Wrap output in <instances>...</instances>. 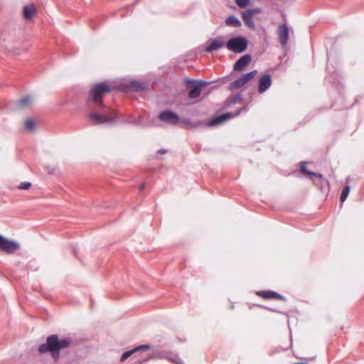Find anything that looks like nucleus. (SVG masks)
Segmentation results:
<instances>
[{"instance_id":"nucleus-1","label":"nucleus","mask_w":364,"mask_h":364,"mask_svg":"<svg viewBox=\"0 0 364 364\" xmlns=\"http://www.w3.org/2000/svg\"><path fill=\"white\" fill-rule=\"evenodd\" d=\"M72 343V340L65 338L59 340L57 335H51L47 338L46 343L40 345L38 351L41 353L50 352L52 357L57 360L60 357V351L68 348Z\"/></svg>"},{"instance_id":"nucleus-2","label":"nucleus","mask_w":364,"mask_h":364,"mask_svg":"<svg viewBox=\"0 0 364 364\" xmlns=\"http://www.w3.org/2000/svg\"><path fill=\"white\" fill-rule=\"evenodd\" d=\"M100 112H92L89 119L94 124H113L117 121V112L106 106H98Z\"/></svg>"},{"instance_id":"nucleus-3","label":"nucleus","mask_w":364,"mask_h":364,"mask_svg":"<svg viewBox=\"0 0 364 364\" xmlns=\"http://www.w3.org/2000/svg\"><path fill=\"white\" fill-rule=\"evenodd\" d=\"M111 91L109 85L100 82L94 85L89 95V100L96 106H105L102 103V97Z\"/></svg>"},{"instance_id":"nucleus-4","label":"nucleus","mask_w":364,"mask_h":364,"mask_svg":"<svg viewBox=\"0 0 364 364\" xmlns=\"http://www.w3.org/2000/svg\"><path fill=\"white\" fill-rule=\"evenodd\" d=\"M186 85L190 89L188 97L191 99H196L200 96L202 89L209 85V82L201 80H194L188 79L186 80Z\"/></svg>"},{"instance_id":"nucleus-5","label":"nucleus","mask_w":364,"mask_h":364,"mask_svg":"<svg viewBox=\"0 0 364 364\" xmlns=\"http://www.w3.org/2000/svg\"><path fill=\"white\" fill-rule=\"evenodd\" d=\"M226 47L229 50L236 53H242L247 47V41L245 37L237 36L231 38L227 43Z\"/></svg>"},{"instance_id":"nucleus-6","label":"nucleus","mask_w":364,"mask_h":364,"mask_svg":"<svg viewBox=\"0 0 364 364\" xmlns=\"http://www.w3.org/2000/svg\"><path fill=\"white\" fill-rule=\"evenodd\" d=\"M19 249V243L14 240H9L0 235V250L8 255H11Z\"/></svg>"},{"instance_id":"nucleus-7","label":"nucleus","mask_w":364,"mask_h":364,"mask_svg":"<svg viewBox=\"0 0 364 364\" xmlns=\"http://www.w3.org/2000/svg\"><path fill=\"white\" fill-rule=\"evenodd\" d=\"M246 109H247V106H244V107H241L240 109H239L235 113L228 112L225 114H223L218 116V117L213 118V119L210 120L208 123V125L209 127H215V126L220 125V124H223L224 122H225L230 119H232L235 117L238 116L242 111H244Z\"/></svg>"},{"instance_id":"nucleus-8","label":"nucleus","mask_w":364,"mask_h":364,"mask_svg":"<svg viewBox=\"0 0 364 364\" xmlns=\"http://www.w3.org/2000/svg\"><path fill=\"white\" fill-rule=\"evenodd\" d=\"M257 73V70H252L246 74L242 75L230 84V90L238 89L243 87L249 81L253 79Z\"/></svg>"},{"instance_id":"nucleus-9","label":"nucleus","mask_w":364,"mask_h":364,"mask_svg":"<svg viewBox=\"0 0 364 364\" xmlns=\"http://www.w3.org/2000/svg\"><path fill=\"white\" fill-rule=\"evenodd\" d=\"M159 118L161 121L172 125L177 124L179 122L178 116L171 110L161 112Z\"/></svg>"},{"instance_id":"nucleus-10","label":"nucleus","mask_w":364,"mask_h":364,"mask_svg":"<svg viewBox=\"0 0 364 364\" xmlns=\"http://www.w3.org/2000/svg\"><path fill=\"white\" fill-rule=\"evenodd\" d=\"M277 33L280 44L284 47L289 40V31L288 26L286 24L279 25L277 28Z\"/></svg>"},{"instance_id":"nucleus-11","label":"nucleus","mask_w":364,"mask_h":364,"mask_svg":"<svg viewBox=\"0 0 364 364\" xmlns=\"http://www.w3.org/2000/svg\"><path fill=\"white\" fill-rule=\"evenodd\" d=\"M272 80L270 75L265 74L259 77L258 92L262 94L266 92L272 85Z\"/></svg>"},{"instance_id":"nucleus-12","label":"nucleus","mask_w":364,"mask_h":364,"mask_svg":"<svg viewBox=\"0 0 364 364\" xmlns=\"http://www.w3.org/2000/svg\"><path fill=\"white\" fill-rule=\"evenodd\" d=\"M256 294L264 299H274L285 301L286 299L282 295L274 291H257Z\"/></svg>"},{"instance_id":"nucleus-13","label":"nucleus","mask_w":364,"mask_h":364,"mask_svg":"<svg viewBox=\"0 0 364 364\" xmlns=\"http://www.w3.org/2000/svg\"><path fill=\"white\" fill-rule=\"evenodd\" d=\"M252 57L249 54L242 56L234 65V70L237 72L242 71L250 63Z\"/></svg>"},{"instance_id":"nucleus-14","label":"nucleus","mask_w":364,"mask_h":364,"mask_svg":"<svg viewBox=\"0 0 364 364\" xmlns=\"http://www.w3.org/2000/svg\"><path fill=\"white\" fill-rule=\"evenodd\" d=\"M37 12L36 7L33 4L26 5L23 9V16L26 21H31Z\"/></svg>"},{"instance_id":"nucleus-15","label":"nucleus","mask_w":364,"mask_h":364,"mask_svg":"<svg viewBox=\"0 0 364 364\" xmlns=\"http://www.w3.org/2000/svg\"><path fill=\"white\" fill-rule=\"evenodd\" d=\"M223 46H224V42L221 38H214V39L211 40L210 44L206 48L205 50L207 52L211 53L215 50L221 48L222 47H223Z\"/></svg>"},{"instance_id":"nucleus-16","label":"nucleus","mask_w":364,"mask_h":364,"mask_svg":"<svg viewBox=\"0 0 364 364\" xmlns=\"http://www.w3.org/2000/svg\"><path fill=\"white\" fill-rule=\"evenodd\" d=\"M253 16L247 10L242 14V18L245 24L251 29H255V24L253 21Z\"/></svg>"},{"instance_id":"nucleus-17","label":"nucleus","mask_w":364,"mask_h":364,"mask_svg":"<svg viewBox=\"0 0 364 364\" xmlns=\"http://www.w3.org/2000/svg\"><path fill=\"white\" fill-rule=\"evenodd\" d=\"M149 348V346H147V345H143V346H140L136 348H134V350H129V351H126L124 352L122 355L121 356V358H120V361L121 362H124V360H126L129 357H130L134 353L138 351V350H148Z\"/></svg>"},{"instance_id":"nucleus-18","label":"nucleus","mask_w":364,"mask_h":364,"mask_svg":"<svg viewBox=\"0 0 364 364\" xmlns=\"http://www.w3.org/2000/svg\"><path fill=\"white\" fill-rule=\"evenodd\" d=\"M33 103V97L30 95L22 97L18 103V106L21 109H26L30 107Z\"/></svg>"},{"instance_id":"nucleus-19","label":"nucleus","mask_w":364,"mask_h":364,"mask_svg":"<svg viewBox=\"0 0 364 364\" xmlns=\"http://www.w3.org/2000/svg\"><path fill=\"white\" fill-rule=\"evenodd\" d=\"M225 24L233 28H239L242 25L240 21L234 16H228L225 20Z\"/></svg>"},{"instance_id":"nucleus-20","label":"nucleus","mask_w":364,"mask_h":364,"mask_svg":"<svg viewBox=\"0 0 364 364\" xmlns=\"http://www.w3.org/2000/svg\"><path fill=\"white\" fill-rule=\"evenodd\" d=\"M130 88L136 91L145 90L147 89V85L145 83L134 80L130 82Z\"/></svg>"},{"instance_id":"nucleus-21","label":"nucleus","mask_w":364,"mask_h":364,"mask_svg":"<svg viewBox=\"0 0 364 364\" xmlns=\"http://www.w3.org/2000/svg\"><path fill=\"white\" fill-rule=\"evenodd\" d=\"M350 186H346L342 192H341V202H344L346 198H348V196L349 194V192H350Z\"/></svg>"},{"instance_id":"nucleus-22","label":"nucleus","mask_w":364,"mask_h":364,"mask_svg":"<svg viewBox=\"0 0 364 364\" xmlns=\"http://www.w3.org/2000/svg\"><path fill=\"white\" fill-rule=\"evenodd\" d=\"M300 169H301V171L307 176H311V174H313V172L307 170L306 162L301 163Z\"/></svg>"},{"instance_id":"nucleus-23","label":"nucleus","mask_w":364,"mask_h":364,"mask_svg":"<svg viewBox=\"0 0 364 364\" xmlns=\"http://www.w3.org/2000/svg\"><path fill=\"white\" fill-rule=\"evenodd\" d=\"M25 127L29 131H32L35 127V122L32 119H26L25 121Z\"/></svg>"},{"instance_id":"nucleus-24","label":"nucleus","mask_w":364,"mask_h":364,"mask_svg":"<svg viewBox=\"0 0 364 364\" xmlns=\"http://www.w3.org/2000/svg\"><path fill=\"white\" fill-rule=\"evenodd\" d=\"M31 187V183L30 182H21L18 186V188L21 190H27L29 189Z\"/></svg>"},{"instance_id":"nucleus-25","label":"nucleus","mask_w":364,"mask_h":364,"mask_svg":"<svg viewBox=\"0 0 364 364\" xmlns=\"http://www.w3.org/2000/svg\"><path fill=\"white\" fill-rule=\"evenodd\" d=\"M235 1L240 8L243 9L249 4L250 0H235Z\"/></svg>"},{"instance_id":"nucleus-26","label":"nucleus","mask_w":364,"mask_h":364,"mask_svg":"<svg viewBox=\"0 0 364 364\" xmlns=\"http://www.w3.org/2000/svg\"><path fill=\"white\" fill-rule=\"evenodd\" d=\"M247 11H249L253 16L257 14H260L262 12V10L260 8L250 9H247Z\"/></svg>"},{"instance_id":"nucleus-27","label":"nucleus","mask_w":364,"mask_h":364,"mask_svg":"<svg viewBox=\"0 0 364 364\" xmlns=\"http://www.w3.org/2000/svg\"><path fill=\"white\" fill-rule=\"evenodd\" d=\"M240 98H241V95L240 94L236 95L235 96L233 97L232 103L236 104L237 102H238V101L240 100Z\"/></svg>"},{"instance_id":"nucleus-28","label":"nucleus","mask_w":364,"mask_h":364,"mask_svg":"<svg viewBox=\"0 0 364 364\" xmlns=\"http://www.w3.org/2000/svg\"><path fill=\"white\" fill-rule=\"evenodd\" d=\"M311 176H314V177L318 178L319 179H322L323 178V175L322 174L314 173V172H313V174H311Z\"/></svg>"},{"instance_id":"nucleus-29","label":"nucleus","mask_w":364,"mask_h":364,"mask_svg":"<svg viewBox=\"0 0 364 364\" xmlns=\"http://www.w3.org/2000/svg\"><path fill=\"white\" fill-rule=\"evenodd\" d=\"M166 152H167V150L164 149H159V150L158 151V153H159V154H166Z\"/></svg>"},{"instance_id":"nucleus-30","label":"nucleus","mask_w":364,"mask_h":364,"mask_svg":"<svg viewBox=\"0 0 364 364\" xmlns=\"http://www.w3.org/2000/svg\"><path fill=\"white\" fill-rule=\"evenodd\" d=\"M144 186H145L144 184H142V185L140 186V188H139L140 191H142L144 190Z\"/></svg>"}]
</instances>
